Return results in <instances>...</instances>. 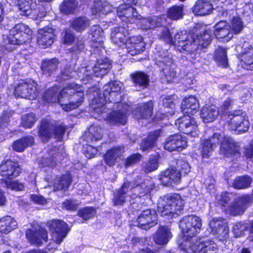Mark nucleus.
<instances>
[{
	"mask_svg": "<svg viewBox=\"0 0 253 253\" xmlns=\"http://www.w3.org/2000/svg\"><path fill=\"white\" fill-rule=\"evenodd\" d=\"M20 172L17 164L12 161H3L0 165V175L9 179L19 175Z\"/></svg>",
	"mask_w": 253,
	"mask_h": 253,
	"instance_id": "412c9836",
	"label": "nucleus"
},
{
	"mask_svg": "<svg viewBox=\"0 0 253 253\" xmlns=\"http://www.w3.org/2000/svg\"><path fill=\"white\" fill-rule=\"evenodd\" d=\"M74 40V35L70 30H66L63 33V41L64 44H71Z\"/></svg>",
	"mask_w": 253,
	"mask_h": 253,
	"instance_id": "13d9d810",
	"label": "nucleus"
},
{
	"mask_svg": "<svg viewBox=\"0 0 253 253\" xmlns=\"http://www.w3.org/2000/svg\"><path fill=\"white\" fill-rule=\"evenodd\" d=\"M162 20V18H159L156 16L152 18L144 19L141 22L144 25L143 28L145 29H152L156 26H158Z\"/></svg>",
	"mask_w": 253,
	"mask_h": 253,
	"instance_id": "864d4df0",
	"label": "nucleus"
},
{
	"mask_svg": "<svg viewBox=\"0 0 253 253\" xmlns=\"http://www.w3.org/2000/svg\"><path fill=\"white\" fill-rule=\"evenodd\" d=\"M227 102L229 104L231 110L228 113L229 125L235 126H249V122L246 119L245 114L242 110L237 109L241 102L231 98H228Z\"/></svg>",
	"mask_w": 253,
	"mask_h": 253,
	"instance_id": "f8f14e48",
	"label": "nucleus"
},
{
	"mask_svg": "<svg viewBox=\"0 0 253 253\" xmlns=\"http://www.w3.org/2000/svg\"><path fill=\"white\" fill-rule=\"evenodd\" d=\"M202 221L200 217L189 215L179 222V227L183 235L179 247L184 253H211L217 249L213 241L205 239L198 240L195 236L201 231Z\"/></svg>",
	"mask_w": 253,
	"mask_h": 253,
	"instance_id": "f257e3e1",
	"label": "nucleus"
},
{
	"mask_svg": "<svg viewBox=\"0 0 253 253\" xmlns=\"http://www.w3.org/2000/svg\"><path fill=\"white\" fill-rule=\"evenodd\" d=\"M91 46L95 48H100L103 47L104 39V33L102 29L99 25L91 27L90 30Z\"/></svg>",
	"mask_w": 253,
	"mask_h": 253,
	"instance_id": "a878e982",
	"label": "nucleus"
},
{
	"mask_svg": "<svg viewBox=\"0 0 253 253\" xmlns=\"http://www.w3.org/2000/svg\"><path fill=\"white\" fill-rule=\"evenodd\" d=\"M126 34L127 32L124 27H117L112 31L111 38L115 44L122 47L126 45Z\"/></svg>",
	"mask_w": 253,
	"mask_h": 253,
	"instance_id": "7c9ffc66",
	"label": "nucleus"
},
{
	"mask_svg": "<svg viewBox=\"0 0 253 253\" xmlns=\"http://www.w3.org/2000/svg\"><path fill=\"white\" fill-rule=\"evenodd\" d=\"M246 228V226L241 223L235 224L233 227V232L236 237L241 236Z\"/></svg>",
	"mask_w": 253,
	"mask_h": 253,
	"instance_id": "338daca9",
	"label": "nucleus"
},
{
	"mask_svg": "<svg viewBox=\"0 0 253 253\" xmlns=\"http://www.w3.org/2000/svg\"><path fill=\"white\" fill-rule=\"evenodd\" d=\"M187 146V138L179 134L172 135L168 138L165 144V149L169 151H181Z\"/></svg>",
	"mask_w": 253,
	"mask_h": 253,
	"instance_id": "6ab92c4d",
	"label": "nucleus"
},
{
	"mask_svg": "<svg viewBox=\"0 0 253 253\" xmlns=\"http://www.w3.org/2000/svg\"><path fill=\"white\" fill-rule=\"evenodd\" d=\"M5 185L8 188L16 191H21L24 188V186L22 183L16 181H6Z\"/></svg>",
	"mask_w": 253,
	"mask_h": 253,
	"instance_id": "bf43d9fd",
	"label": "nucleus"
},
{
	"mask_svg": "<svg viewBox=\"0 0 253 253\" xmlns=\"http://www.w3.org/2000/svg\"><path fill=\"white\" fill-rule=\"evenodd\" d=\"M162 104L165 108L170 109L167 112L172 115L174 113L176 99L174 95H163L161 97Z\"/></svg>",
	"mask_w": 253,
	"mask_h": 253,
	"instance_id": "c03bdc74",
	"label": "nucleus"
},
{
	"mask_svg": "<svg viewBox=\"0 0 253 253\" xmlns=\"http://www.w3.org/2000/svg\"><path fill=\"white\" fill-rule=\"evenodd\" d=\"M130 107L127 104H119L117 111L111 112L107 118L108 121L113 125H125L127 121V114Z\"/></svg>",
	"mask_w": 253,
	"mask_h": 253,
	"instance_id": "dca6fc26",
	"label": "nucleus"
},
{
	"mask_svg": "<svg viewBox=\"0 0 253 253\" xmlns=\"http://www.w3.org/2000/svg\"><path fill=\"white\" fill-rule=\"evenodd\" d=\"M219 113L215 106L206 105L201 109V117L205 123H210L213 122Z\"/></svg>",
	"mask_w": 253,
	"mask_h": 253,
	"instance_id": "c85d7f7f",
	"label": "nucleus"
},
{
	"mask_svg": "<svg viewBox=\"0 0 253 253\" xmlns=\"http://www.w3.org/2000/svg\"><path fill=\"white\" fill-rule=\"evenodd\" d=\"M49 158H43L41 160H39V164L42 167H48L50 168L54 167L57 162H60L61 160V155L59 153H54L51 152L49 154Z\"/></svg>",
	"mask_w": 253,
	"mask_h": 253,
	"instance_id": "ea45409f",
	"label": "nucleus"
},
{
	"mask_svg": "<svg viewBox=\"0 0 253 253\" xmlns=\"http://www.w3.org/2000/svg\"><path fill=\"white\" fill-rule=\"evenodd\" d=\"M220 142V153L226 157L234 154L238 151L234 140L230 137L220 134L214 133L210 139L202 143L201 155L203 158H208L212 151L216 148L217 144Z\"/></svg>",
	"mask_w": 253,
	"mask_h": 253,
	"instance_id": "20e7f679",
	"label": "nucleus"
},
{
	"mask_svg": "<svg viewBox=\"0 0 253 253\" xmlns=\"http://www.w3.org/2000/svg\"><path fill=\"white\" fill-rule=\"evenodd\" d=\"M51 239L48 245V251L52 249H56L64 240L69 231L68 226L63 221L52 220L48 222Z\"/></svg>",
	"mask_w": 253,
	"mask_h": 253,
	"instance_id": "9b49d317",
	"label": "nucleus"
},
{
	"mask_svg": "<svg viewBox=\"0 0 253 253\" xmlns=\"http://www.w3.org/2000/svg\"><path fill=\"white\" fill-rule=\"evenodd\" d=\"M38 94L37 84L32 80L21 81L15 88V96L34 99Z\"/></svg>",
	"mask_w": 253,
	"mask_h": 253,
	"instance_id": "4468645a",
	"label": "nucleus"
},
{
	"mask_svg": "<svg viewBox=\"0 0 253 253\" xmlns=\"http://www.w3.org/2000/svg\"><path fill=\"white\" fill-rule=\"evenodd\" d=\"M214 59L218 66L223 68L228 65L226 50L225 48L218 47L215 50Z\"/></svg>",
	"mask_w": 253,
	"mask_h": 253,
	"instance_id": "79ce46f5",
	"label": "nucleus"
},
{
	"mask_svg": "<svg viewBox=\"0 0 253 253\" xmlns=\"http://www.w3.org/2000/svg\"><path fill=\"white\" fill-rule=\"evenodd\" d=\"M214 34L217 39L226 42H228L233 37L230 26L225 21H220L215 25Z\"/></svg>",
	"mask_w": 253,
	"mask_h": 253,
	"instance_id": "b1692460",
	"label": "nucleus"
},
{
	"mask_svg": "<svg viewBox=\"0 0 253 253\" xmlns=\"http://www.w3.org/2000/svg\"><path fill=\"white\" fill-rule=\"evenodd\" d=\"M78 5V2L76 0H64L60 6V10L66 14L73 13Z\"/></svg>",
	"mask_w": 253,
	"mask_h": 253,
	"instance_id": "a18cd8bd",
	"label": "nucleus"
},
{
	"mask_svg": "<svg viewBox=\"0 0 253 253\" xmlns=\"http://www.w3.org/2000/svg\"><path fill=\"white\" fill-rule=\"evenodd\" d=\"M131 78L135 86L145 88L149 84V78L142 72H136L131 75Z\"/></svg>",
	"mask_w": 253,
	"mask_h": 253,
	"instance_id": "58836bf2",
	"label": "nucleus"
},
{
	"mask_svg": "<svg viewBox=\"0 0 253 253\" xmlns=\"http://www.w3.org/2000/svg\"><path fill=\"white\" fill-rule=\"evenodd\" d=\"M17 5L21 14L25 16L37 15L38 10L35 0H17Z\"/></svg>",
	"mask_w": 253,
	"mask_h": 253,
	"instance_id": "393cba45",
	"label": "nucleus"
},
{
	"mask_svg": "<svg viewBox=\"0 0 253 253\" xmlns=\"http://www.w3.org/2000/svg\"><path fill=\"white\" fill-rule=\"evenodd\" d=\"M100 127H89L82 136V139L86 141L93 142L100 140L102 137Z\"/></svg>",
	"mask_w": 253,
	"mask_h": 253,
	"instance_id": "4c0bfd02",
	"label": "nucleus"
},
{
	"mask_svg": "<svg viewBox=\"0 0 253 253\" xmlns=\"http://www.w3.org/2000/svg\"><path fill=\"white\" fill-rule=\"evenodd\" d=\"M241 66L247 70H253V47L245 48L238 57Z\"/></svg>",
	"mask_w": 253,
	"mask_h": 253,
	"instance_id": "bb28decb",
	"label": "nucleus"
},
{
	"mask_svg": "<svg viewBox=\"0 0 253 253\" xmlns=\"http://www.w3.org/2000/svg\"><path fill=\"white\" fill-rule=\"evenodd\" d=\"M153 108V102L149 101L144 104L142 107L137 108L133 112V114L136 119H148L152 116Z\"/></svg>",
	"mask_w": 253,
	"mask_h": 253,
	"instance_id": "473e14b6",
	"label": "nucleus"
},
{
	"mask_svg": "<svg viewBox=\"0 0 253 253\" xmlns=\"http://www.w3.org/2000/svg\"><path fill=\"white\" fill-rule=\"evenodd\" d=\"M32 31L23 24L15 26L9 31L8 37L9 42L12 44H22L29 42L32 39Z\"/></svg>",
	"mask_w": 253,
	"mask_h": 253,
	"instance_id": "ddd939ff",
	"label": "nucleus"
},
{
	"mask_svg": "<svg viewBox=\"0 0 253 253\" xmlns=\"http://www.w3.org/2000/svg\"><path fill=\"white\" fill-rule=\"evenodd\" d=\"M56 38L54 30L46 27L39 30L37 35V42L43 48L50 46Z\"/></svg>",
	"mask_w": 253,
	"mask_h": 253,
	"instance_id": "a211bd4d",
	"label": "nucleus"
},
{
	"mask_svg": "<svg viewBox=\"0 0 253 253\" xmlns=\"http://www.w3.org/2000/svg\"><path fill=\"white\" fill-rule=\"evenodd\" d=\"M127 52L131 55H134L144 50L145 43L141 37H132L126 42Z\"/></svg>",
	"mask_w": 253,
	"mask_h": 253,
	"instance_id": "5701e85b",
	"label": "nucleus"
},
{
	"mask_svg": "<svg viewBox=\"0 0 253 253\" xmlns=\"http://www.w3.org/2000/svg\"><path fill=\"white\" fill-rule=\"evenodd\" d=\"M252 182V178L248 176H240L235 179L233 186L237 189H245L249 187Z\"/></svg>",
	"mask_w": 253,
	"mask_h": 253,
	"instance_id": "49530a36",
	"label": "nucleus"
},
{
	"mask_svg": "<svg viewBox=\"0 0 253 253\" xmlns=\"http://www.w3.org/2000/svg\"><path fill=\"white\" fill-rule=\"evenodd\" d=\"M117 15L123 18L126 17L127 19L132 17L137 18V13L135 9L130 6L128 4H124L121 5L117 10Z\"/></svg>",
	"mask_w": 253,
	"mask_h": 253,
	"instance_id": "e433bc0d",
	"label": "nucleus"
},
{
	"mask_svg": "<svg viewBox=\"0 0 253 253\" xmlns=\"http://www.w3.org/2000/svg\"><path fill=\"white\" fill-rule=\"evenodd\" d=\"M209 228L211 233L220 241L227 238L229 229L225 220L221 218H213L209 223Z\"/></svg>",
	"mask_w": 253,
	"mask_h": 253,
	"instance_id": "2eb2a0df",
	"label": "nucleus"
},
{
	"mask_svg": "<svg viewBox=\"0 0 253 253\" xmlns=\"http://www.w3.org/2000/svg\"><path fill=\"white\" fill-rule=\"evenodd\" d=\"M232 195V194L228 193H222L217 196L216 200L219 205L224 207L227 211L233 215L242 214L253 202V196L243 195L237 198L234 202L228 207L227 202Z\"/></svg>",
	"mask_w": 253,
	"mask_h": 253,
	"instance_id": "423d86ee",
	"label": "nucleus"
},
{
	"mask_svg": "<svg viewBox=\"0 0 253 253\" xmlns=\"http://www.w3.org/2000/svg\"><path fill=\"white\" fill-rule=\"evenodd\" d=\"M124 153V149L121 147H114L107 151L104 156V160L109 166H112L121 158Z\"/></svg>",
	"mask_w": 253,
	"mask_h": 253,
	"instance_id": "c756f323",
	"label": "nucleus"
},
{
	"mask_svg": "<svg viewBox=\"0 0 253 253\" xmlns=\"http://www.w3.org/2000/svg\"><path fill=\"white\" fill-rule=\"evenodd\" d=\"M30 198L34 203L38 204L45 205L47 202L46 200L41 195H31Z\"/></svg>",
	"mask_w": 253,
	"mask_h": 253,
	"instance_id": "774afa93",
	"label": "nucleus"
},
{
	"mask_svg": "<svg viewBox=\"0 0 253 253\" xmlns=\"http://www.w3.org/2000/svg\"><path fill=\"white\" fill-rule=\"evenodd\" d=\"M184 206L183 200L180 195H167L159 199L158 203V211L161 216L175 217L178 214Z\"/></svg>",
	"mask_w": 253,
	"mask_h": 253,
	"instance_id": "0eeeda50",
	"label": "nucleus"
},
{
	"mask_svg": "<svg viewBox=\"0 0 253 253\" xmlns=\"http://www.w3.org/2000/svg\"><path fill=\"white\" fill-rule=\"evenodd\" d=\"M34 142V138L32 136L23 137L13 143V148L17 152H22L27 147L31 146Z\"/></svg>",
	"mask_w": 253,
	"mask_h": 253,
	"instance_id": "a19ab883",
	"label": "nucleus"
},
{
	"mask_svg": "<svg viewBox=\"0 0 253 253\" xmlns=\"http://www.w3.org/2000/svg\"><path fill=\"white\" fill-rule=\"evenodd\" d=\"M79 205L77 201L68 200L64 201L62 204L63 208L70 211H74L77 209Z\"/></svg>",
	"mask_w": 253,
	"mask_h": 253,
	"instance_id": "680f3d73",
	"label": "nucleus"
},
{
	"mask_svg": "<svg viewBox=\"0 0 253 253\" xmlns=\"http://www.w3.org/2000/svg\"><path fill=\"white\" fill-rule=\"evenodd\" d=\"M141 158L140 154L136 153L131 155L126 160V166H129L139 162Z\"/></svg>",
	"mask_w": 253,
	"mask_h": 253,
	"instance_id": "69168bd1",
	"label": "nucleus"
},
{
	"mask_svg": "<svg viewBox=\"0 0 253 253\" xmlns=\"http://www.w3.org/2000/svg\"><path fill=\"white\" fill-rule=\"evenodd\" d=\"M196 40H199L200 42H196L197 49L206 47L210 42L211 38V35L210 32L206 31L203 35L199 36L196 35Z\"/></svg>",
	"mask_w": 253,
	"mask_h": 253,
	"instance_id": "3c124183",
	"label": "nucleus"
},
{
	"mask_svg": "<svg viewBox=\"0 0 253 253\" xmlns=\"http://www.w3.org/2000/svg\"><path fill=\"white\" fill-rule=\"evenodd\" d=\"M89 25V20L86 18L84 17H79L74 19L71 23L73 28L79 32L84 30Z\"/></svg>",
	"mask_w": 253,
	"mask_h": 253,
	"instance_id": "de8ad7c7",
	"label": "nucleus"
},
{
	"mask_svg": "<svg viewBox=\"0 0 253 253\" xmlns=\"http://www.w3.org/2000/svg\"><path fill=\"white\" fill-rule=\"evenodd\" d=\"M181 108L184 116L177 119L175 125L179 126H194L197 125L195 119L190 117V115H194L199 110V103L197 98L194 96L185 97L181 103Z\"/></svg>",
	"mask_w": 253,
	"mask_h": 253,
	"instance_id": "1a4fd4ad",
	"label": "nucleus"
},
{
	"mask_svg": "<svg viewBox=\"0 0 253 253\" xmlns=\"http://www.w3.org/2000/svg\"><path fill=\"white\" fill-rule=\"evenodd\" d=\"M230 30L233 34L240 33L244 28V24L241 19L238 16L233 17L230 22Z\"/></svg>",
	"mask_w": 253,
	"mask_h": 253,
	"instance_id": "09e8293b",
	"label": "nucleus"
},
{
	"mask_svg": "<svg viewBox=\"0 0 253 253\" xmlns=\"http://www.w3.org/2000/svg\"><path fill=\"white\" fill-rule=\"evenodd\" d=\"M123 84L119 81H113L105 85L103 87V96L99 99V103L97 99L93 100V103L97 104V106H92L95 112L102 114L104 109V106L107 102H118L121 98L120 92L122 88Z\"/></svg>",
	"mask_w": 253,
	"mask_h": 253,
	"instance_id": "6e6552de",
	"label": "nucleus"
},
{
	"mask_svg": "<svg viewBox=\"0 0 253 253\" xmlns=\"http://www.w3.org/2000/svg\"><path fill=\"white\" fill-rule=\"evenodd\" d=\"M154 188L152 183L147 184L146 181L140 185L133 187L132 183L125 182L122 187L114 195L113 202L115 205H121L130 199L144 196L150 194Z\"/></svg>",
	"mask_w": 253,
	"mask_h": 253,
	"instance_id": "39448f33",
	"label": "nucleus"
},
{
	"mask_svg": "<svg viewBox=\"0 0 253 253\" xmlns=\"http://www.w3.org/2000/svg\"><path fill=\"white\" fill-rule=\"evenodd\" d=\"M57 65L58 61L56 59L44 61L42 65L43 73L50 75L51 73L56 70Z\"/></svg>",
	"mask_w": 253,
	"mask_h": 253,
	"instance_id": "8fccbe9b",
	"label": "nucleus"
},
{
	"mask_svg": "<svg viewBox=\"0 0 253 253\" xmlns=\"http://www.w3.org/2000/svg\"><path fill=\"white\" fill-rule=\"evenodd\" d=\"M159 158V156L157 154L151 157L143 167L144 170L147 172H150L157 169L158 168Z\"/></svg>",
	"mask_w": 253,
	"mask_h": 253,
	"instance_id": "603ef678",
	"label": "nucleus"
},
{
	"mask_svg": "<svg viewBox=\"0 0 253 253\" xmlns=\"http://www.w3.org/2000/svg\"><path fill=\"white\" fill-rule=\"evenodd\" d=\"M71 180V176L69 173L56 178L53 184L54 191L66 190L70 185Z\"/></svg>",
	"mask_w": 253,
	"mask_h": 253,
	"instance_id": "c9c22d12",
	"label": "nucleus"
},
{
	"mask_svg": "<svg viewBox=\"0 0 253 253\" xmlns=\"http://www.w3.org/2000/svg\"><path fill=\"white\" fill-rule=\"evenodd\" d=\"M168 16L171 19L177 20L182 17V7L174 6L169 8L168 11Z\"/></svg>",
	"mask_w": 253,
	"mask_h": 253,
	"instance_id": "5fc2aeb1",
	"label": "nucleus"
},
{
	"mask_svg": "<svg viewBox=\"0 0 253 253\" xmlns=\"http://www.w3.org/2000/svg\"><path fill=\"white\" fill-rule=\"evenodd\" d=\"M49 127H40L39 135L43 142H45L52 135V134L49 132Z\"/></svg>",
	"mask_w": 253,
	"mask_h": 253,
	"instance_id": "0e129e2a",
	"label": "nucleus"
},
{
	"mask_svg": "<svg viewBox=\"0 0 253 253\" xmlns=\"http://www.w3.org/2000/svg\"><path fill=\"white\" fill-rule=\"evenodd\" d=\"M157 62H158V64L160 66H162L161 64L165 65V67L162 68L163 71L166 75L168 82H171L172 80L173 79L175 76V72L169 69V67L170 66L171 67L172 63V59L169 57L165 56L162 58V60L161 59L158 60Z\"/></svg>",
	"mask_w": 253,
	"mask_h": 253,
	"instance_id": "f704fd0d",
	"label": "nucleus"
},
{
	"mask_svg": "<svg viewBox=\"0 0 253 253\" xmlns=\"http://www.w3.org/2000/svg\"><path fill=\"white\" fill-rule=\"evenodd\" d=\"M26 236L29 241L36 246H40L47 240V231L39 226L38 229L35 230L28 229Z\"/></svg>",
	"mask_w": 253,
	"mask_h": 253,
	"instance_id": "aec40b11",
	"label": "nucleus"
},
{
	"mask_svg": "<svg viewBox=\"0 0 253 253\" xmlns=\"http://www.w3.org/2000/svg\"><path fill=\"white\" fill-rule=\"evenodd\" d=\"M17 223L10 216H6L0 219V232L8 233L16 228Z\"/></svg>",
	"mask_w": 253,
	"mask_h": 253,
	"instance_id": "72a5a7b5",
	"label": "nucleus"
},
{
	"mask_svg": "<svg viewBox=\"0 0 253 253\" xmlns=\"http://www.w3.org/2000/svg\"><path fill=\"white\" fill-rule=\"evenodd\" d=\"M138 226L147 230L157 223V216L154 210L149 209L143 211L137 219Z\"/></svg>",
	"mask_w": 253,
	"mask_h": 253,
	"instance_id": "f3484780",
	"label": "nucleus"
},
{
	"mask_svg": "<svg viewBox=\"0 0 253 253\" xmlns=\"http://www.w3.org/2000/svg\"><path fill=\"white\" fill-rule=\"evenodd\" d=\"M95 210L92 208H85L81 209L79 211V215L84 220H87L94 215Z\"/></svg>",
	"mask_w": 253,
	"mask_h": 253,
	"instance_id": "6e6d98bb",
	"label": "nucleus"
},
{
	"mask_svg": "<svg viewBox=\"0 0 253 253\" xmlns=\"http://www.w3.org/2000/svg\"><path fill=\"white\" fill-rule=\"evenodd\" d=\"M22 119L24 126H32L36 121V116L34 114L30 113L23 116Z\"/></svg>",
	"mask_w": 253,
	"mask_h": 253,
	"instance_id": "4d7b16f0",
	"label": "nucleus"
},
{
	"mask_svg": "<svg viewBox=\"0 0 253 253\" xmlns=\"http://www.w3.org/2000/svg\"><path fill=\"white\" fill-rule=\"evenodd\" d=\"M160 135V131L156 130L150 132L147 138L144 140L141 144V149L143 151H147L149 149L152 148L156 142L157 139Z\"/></svg>",
	"mask_w": 253,
	"mask_h": 253,
	"instance_id": "37998d69",
	"label": "nucleus"
},
{
	"mask_svg": "<svg viewBox=\"0 0 253 253\" xmlns=\"http://www.w3.org/2000/svg\"><path fill=\"white\" fill-rule=\"evenodd\" d=\"M172 237L170 229L167 226L160 227L154 236L156 244L161 245L167 244Z\"/></svg>",
	"mask_w": 253,
	"mask_h": 253,
	"instance_id": "cd10ccee",
	"label": "nucleus"
},
{
	"mask_svg": "<svg viewBox=\"0 0 253 253\" xmlns=\"http://www.w3.org/2000/svg\"><path fill=\"white\" fill-rule=\"evenodd\" d=\"M212 8V5L208 1L198 0L195 4L193 11L195 14L203 16L211 13Z\"/></svg>",
	"mask_w": 253,
	"mask_h": 253,
	"instance_id": "2f4dec72",
	"label": "nucleus"
},
{
	"mask_svg": "<svg viewBox=\"0 0 253 253\" xmlns=\"http://www.w3.org/2000/svg\"><path fill=\"white\" fill-rule=\"evenodd\" d=\"M177 165V168L181 170V174H187L190 171V167L189 164L185 161L182 160H178Z\"/></svg>",
	"mask_w": 253,
	"mask_h": 253,
	"instance_id": "e2e57ef3",
	"label": "nucleus"
},
{
	"mask_svg": "<svg viewBox=\"0 0 253 253\" xmlns=\"http://www.w3.org/2000/svg\"><path fill=\"white\" fill-rule=\"evenodd\" d=\"M59 90L57 85L52 87L45 91L43 99L49 103L57 101L62 109L66 111L78 108L84 100L83 88L77 84L70 83L59 92Z\"/></svg>",
	"mask_w": 253,
	"mask_h": 253,
	"instance_id": "f03ea898",
	"label": "nucleus"
},
{
	"mask_svg": "<svg viewBox=\"0 0 253 253\" xmlns=\"http://www.w3.org/2000/svg\"><path fill=\"white\" fill-rule=\"evenodd\" d=\"M111 67V64L107 58L98 60L94 67H82L77 72L78 78L85 84L89 82L92 79V73L95 77H102L107 74Z\"/></svg>",
	"mask_w": 253,
	"mask_h": 253,
	"instance_id": "9d476101",
	"label": "nucleus"
},
{
	"mask_svg": "<svg viewBox=\"0 0 253 253\" xmlns=\"http://www.w3.org/2000/svg\"><path fill=\"white\" fill-rule=\"evenodd\" d=\"M98 149L91 145L84 146V153L87 158L90 159L94 157L98 152Z\"/></svg>",
	"mask_w": 253,
	"mask_h": 253,
	"instance_id": "052dcab7",
	"label": "nucleus"
},
{
	"mask_svg": "<svg viewBox=\"0 0 253 253\" xmlns=\"http://www.w3.org/2000/svg\"><path fill=\"white\" fill-rule=\"evenodd\" d=\"M181 172L174 169H168L162 172L159 180L164 185H172L178 183L180 180Z\"/></svg>",
	"mask_w": 253,
	"mask_h": 253,
	"instance_id": "4be33fe9",
	"label": "nucleus"
},
{
	"mask_svg": "<svg viewBox=\"0 0 253 253\" xmlns=\"http://www.w3.org/2000/svg\"><path fill=\"white\" fill-rule=\"evenodd\" d=\"M159 31L160 33L158 34V36L160 38L166 42L174 45L180 52L190 53L197 50L198 47L196 42H199L200 40H196V35H190L186 31H180L176 34L174 38H172L167 27H160Z\"/></svg>",
	"mask_w": 253,
	"mask_h": 253,
	"instance_id": "7ed1b4c3",
	"label": "nucleus"
}]
</instances>
